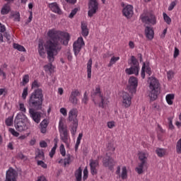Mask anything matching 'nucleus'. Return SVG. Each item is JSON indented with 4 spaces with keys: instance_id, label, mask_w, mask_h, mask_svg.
Returning a JSON list of instances; mask_svg holds the SVG:
<instances>
[{
    "instance_id": "f257e3e1",
    "label": "nucleus",
    "mask_w": 181,
    "mask_h": 181,
    "mask_svg": "<svg viewBox=\"0 0 181 181\" xmlns=\"http://www.w3.org/2000/svg\"><path fill=\"white\" fill-rule=\"evenodd\" d=\"M47 36L49 37V40L45 42L44 46L49 64L44 66V70L48 74H52L54 71V66L52 64L54 62V56H57L59 52L62 50V44L65 46L69 45L70 35L67 33L49 30L47 33Z\"/></svg>"
},
{
    "instance_id": "f03ea898",
    "label": "nucleus",
    "mask_w": 181,
    "mask_h": 181,
    "mask_svg": "<svg viewBox=\"0 0 181 181\" xmlns=\"http://www.w3.org/2000/svg\"><path fill=\"white\" fill-rule=\"evenodd\" d=\"M28 104L30 107H32L28 110L30 118H32L34 122L39 124L42 119V113L36 111L42 110V105H43V90L41 88L35 89L31 93Z\"/></svg>"
},
{
    "instance_id": "7ed1b4c3",
    "label": "nucleus",
    "mask_w": 181,
    "mask_h": 181,
    "mask_svg": "<svg viewBox=\"0 0 181 181\" xmlns=\"http://www.w3.org/2000/svg\"><path fill=\"white\" fill-rule=\"evenodd\" d=\"M148 83H149L148 97L151 101H155L158 98V93L159 91V81L156 78L151 76L148 78Z\"/></svg>"
},
{
    "instance_id": "20e7f679",
    "label": "nucleus",
    "mask_w": 181,
    "mask_h": 181,
    "mask_svg": "<svg viewBox=\"0 0 181 181\" xmlns=\"http://www.w3.org/2000/svg\"><path fill=\"white\" fill-rule=\"evenodd\" d=\"M26 121H28V117L23 113H18L14 120V127L17 131L22 132L26 129Z\"/></svg>"
},
{
    "instance_id": "39448f33",
    "label": "nucleus",
    "mask_w": 181,
    "mask_h": 181,
    "mask_svg": "<svg viewBox=\"0 0 181 181\" xmlns=\"http://www.w3.org/2000/svg\"><path fill=\"white\" fill-rule=\"evenodd\" d=\"M129 64L131 67L126 69L125 71L127 74H135V76H138L139 74V63L136 60V58L132 56L130 61H129Z\"/></svg>"
},
{
    "instance_id": "423d86ee",
    "label": "nucleus",
    "mask_w": 181,
    "mask_h": 181,
    "mask_svg": "<svg viewBox=\"0 0 181 181\" xmlns=\"http://www.w3.org/2000/svg\"><path fill=\"white\" fill-rule=\"evenodd\" d=\"M59 131L62 141H63V142L66 145H69V133L67 132V129H66L64 124H63V121L62 120H59Z\"/></svg>"
},
{
    "instance_id": "0eeeda50",
    "label": "nucleus",
    "mask_w": 181,
    "mask_h": 181,
    "mask_svg": "<svg viewBox=\"0 0 181 181\" xmlns=\"http://www.w3.org/2000/svg\"><path fill=\"white\" fill-rule=\"evenodd\" d=\"M94 95H95L96 97H99V98L101 100L100 103H99V107H100L101 108H105V107L108 105V99L101 95V91H100L99 86L96 87L95 90L92 95V97H94Z\"/></svg>"
},
{
    "instance_id": "6e6552de",
    "label": "nucleus",
    "mask_w": 181,
    "mask_h": 181,
    "mask_svg": "<svg viewBox=\"0 0 181 181\" xmlns=\"http://www.w3.org/2000/svg\"><path fill=\"white\" fill-rule=\"evenodd\" d=\"M138 87V79L135 76H131L129 78V85L127 86V90L131 94H135L136 93V88Z\"/></svg>"
},
{
    "instance_id": "1a4fd4ad",
    "label": "nucleus",
    "mask_w": 181,
    "mask_h": 181,
    "mask_svg": "<svg viewBox=\"0 0 181 181\" xmlns=\"http://www.w3.org/2000/svg\"><path fill=\"white\" fill-rule=\"evenodd\" d=\"M88 9V15L90 18H93V15H95L97 11H98L97 0H90Z\"/></svg>"
},
{
    "instance_id": "9d476101",
    "label": "nucleus",
    "mask_w": 181,
    "mask_h": 181,
    "mask_svg": "<svg viewBox=\"0 0 181 181\" xmlns=\"http://www.w3.org/2000/svg\"><path fill=\"white\" fill-rule=\"evenodd\" d=\"M84 45V40L81 37H79L77 40L74 42L73 47L75 56H78V53H80Z\"/></svg>"
},
{
    "instance_id": "9b49d317",
    "label": "nucleus",
    "mask_w": 181,
    "mask_h": 181,
    "mask_svg": "<svg viewBox=\"0 0 181 181\" xmlns=\"http://www.w3.org/2000/svg\"><path fill=\"white\" fill-rule=\"evenodd\" d=\"M141 21L144 23H151V25L156 24V17L152 13L142 14L141 16Z\"/></svg>"
},
{
    "instance_id": "f8f14e48",
    "label": "nucleus",
    "mask_w": 181,
    "mask_h": 181,
    "mask_svg": "<svg viewBox=\"0 0 181 181\" xmlns=\"http://www.w3.org/2000/svg\"><path fill=\"white\" fill-rule=\"evenodd\" d=\"M149 164H148V161L146 159H141L140 163H139L138 166L136 168L135 170L137 172L138 175H142L144 171L148 169Z\"/></svg>"
},
{
    "instance_id": "ddd939ff",
    "label": "nucleus",
    "mask_w": 181,
    "mask_h": 181,
    "mask_svg": "<svg viewBox=\"0 0 181 181\" xmlns=\"http://www.w3.org/2000/svg\"><path fill=\"white\" fill-rule=\"evenodd\" d=\"M122 106L124 107L125 108H128L131 107V103H132V97L129 95V93L127 92H123L122 95Z\"/></svg>"
},
{
    "instance_id": "4468645a",
    "label": "nucleus",
    "mask_w": 181,
    "mask_h": 181,
    "mask_svg": "<svg viewBox=\"0 0 181 181\" xmlns=\"http://www.w3.org/2000/svg\"><path fill=\"white\" fill-rule=\"evenodd\" d=\"M16 176H18V172L12 168L6 171V180H16Z\"/></svg>"
},
{
    "instance_id": "2eb2a0df",
    "label": "nucleus",
    "mask_w": 181,
    "mask_h": 181,
    "mask_svg": "<svg viewBox=\"0 0 181 181\" xmlns=\"http://www.w3.org/2000/svg\"><path fill=\"white\" fill-rule=\"evenodd\" d=\"M122 13L127 19L132 18V15H134V7L131 5L126 6L122 10Z\"/></svg>"
},
{
    "instance_id": "dca6fc26",
    "label": "nucleus",
    "mask_w": 181,
    "mask_h": 181,
    "mask_svg": "<svg viewBox=\"0 0 181 181\" xmlns=\"http://www.w3.org/2000/svg\"><path fill=\"white\" fill-rule=\"evenodd\" d=\"M48 6L52 12H54V13H57L58 15H62V13H63L62 9H60V6H59V4L56 2L49 4Z\"/></svg>"
},
{
    "instance_id": "f3484780",
    "label": "nucleus",
    "mask_w": 181,
    "mask_h": 181,
    "mask_svg": "<svg viewBox=\"0 0 181 181\" xmlns=\"http://www.w3.org/2000/svg\"><path fill=\"white\" fill-rule=\"evenodd\" d=\"M90 173L92 175H97V168H98V160H90Z\"/></svg>"
},
{
    "instance_id": "a211bd4d",
    "label": "nucleus",
    "mask_w": 181,
    "mask_h": 181,
    "mask_svg": "<svg viewBox=\"0 0 181 181\" xmlns=\"http://www.w3.org/2000/svg\"><path fill=\"white\" fill-rule=\"evenodd\" d=\"M145 71L148 76H151L152 74V71L151 70V67L149 66H146L145 63H144L142 68H141V76L142 78H145Z\"/></svg>"
},
{
    "instance_id": "6ab92c4d",
    "label": "nucleus",
    "mask_w": 181,
    "mask_h": 181,
    "mask_svg": "<svg viewBox=\"0 0 181 181\" xmlns=\"http://www.w3.org/2000/svg\"><path fill=\"white\" fill-rule=\"evenodd\" d=\"M114 151H115V147L114 146V144L109 143L107 144V153H106V158L108 159H112L111 155L114 153Z\"/></svg>"
},
{
    "instance_id": "aec40b11",
    "label": "nucleus",
    "mask_w": 181,
    "mask_h": 181,
    "mask_svg": "<svg viewBox=\"0 0 181 181\" xmlns=\"http://www.w3.org/2000/svg\"><path fill=\"white\" fill-rule=\"evenodd\" d=\"M77 109L71 110L69 112V120L73 121V123H74V121H77Z\"/></svg>"
},
{
    "instance_id": "412c9836",
    "label": "nucleus",
    "mask_w": 181,
    "mask_h": 181,
    "mask_svg": "<svg viewBox=\"0 0 181 181\" xmlns=\"http://www.w3.org/2000/svg\"><path fill=\"white\" fill-rule=\"evenodd\" d=\"M145 35L148 40H152V39H153L155 33H153V30L152 29V28L147 26L145 29Z\"/></svg>"
},
{
    "instance_id": "4be33fe9",
    "label": "nucleus",
    "mask_w": 181,
    "mask_h": 181,
    "mask_svg": "<svg viewBox=\"0 0 181 181\" xmlns=\"http://www.w3.org/2000/svg\"><path fill=\"white\" fill-rule=\"evenodd\" d=\"M103 163L105 168H109L110 170H112V168L115 165V161H114V159H105Z\"/></svg>"
},
{
    "instance_id": "5701e85b",
    "label": "nucleus",
    "mask_w": 181,
    "mask_h": 181,
    "mask_svg": "<svg viewBox=\"0 0 181 181\" xmlns=\"http://www.w3.org/2000/svg\"><path fill=\"white\" fill-rule=\"evenodd\" d=\"M81 33L84 37L88 36V28L87 27V23L85 22L81 23Z\"/></svg>"
},
{
    "instance_id": "b1692460",
    "label": "nucleus",
    "mask_w": 181,
    "mask_h": 181,
    "mask_svg": "<svg viewBox=\"0 0 181 181\" xmlns=\"http://www.w3.org/2000/svg\"><path fill=\"white\" fill-rule=\"evenodd\" d=\"M38 52L40 57H42V58L46 57V49H45V47L42 43H40L38 45Z\"/></svg>"
},
{
    "instance_id": "393cba45",
    "label": "nucleus",
    "mask_w": 181,
    "mask_h": 181,
    "mask_svg": "<svg viewBox=\"0 0 181 181\" xmlns=\"http://www.w3.org/2000/svg\"><path fill=\"white\" fill-rule=\"evenodd\" d=\"M173 100H175V94L170 93L166 95L165 100L168 105H173Z\"/></svg>"
},
{
    "instance_id": "a878e982",
    "label": "nucleus",
    "mask_w": 181,
    "mask_h": 181,
    "mask_svg": "<svg viewBox=\"0 0 181 181\" xmlns=\"http://www.w3.org/2000/svg\"><path fill=\"white\" fill-rule=\"evenodd\" d=\"M54 145L52 147V148L51 149V151L49 152V157L50 158H53V156H54V153H56V149H57V144L59 142V139H54Z\"/></svg>"
},
{
    "instance_id": "bb28decb",
    "label": "nucleus",
    "mask_w": 181,
    "mask_h": 181,
    "mask_svg": "<svg viewBox=\"0 0 181 181\" xmlns=\"http://www.w3.org/2000/svg\"><path fill=\"white\" fill-rule=\"evenodd\" d=\"M11 11V6L9 4H5L3 6L1 10V15H7V13H9Z\"/></svg>"
},
{
    "instance_id": "cd10ccee",
    "label": "nucleus",
    "mask_w": 181,
    "mask_h": 181,
    "mask_svg": "<svg viewBox=\"0 0 181 181\" xmlns=\"http://www.w3.org/2000/svg\"><path fill=\"white\" fill-rule=\"evenodd\" d=\"M93 66V59H90L87 64L88 78H91V66Z\"/></svg>"
},
{
    "instance_id": "c85d7f7f",
    "label": "nucleus",
    "mask_w": 181,
    "mask_h": 181,
    "mask_svg": "<svg viewBox=\"0 0 181 181\" xmlns=\"http://www.w3.org/2000/svg\"><path fill=\"white\" fill-rule=\"evenodd\" d=\"M77 127H78V121L74 120V122L73 123V127L71 130V135H76V132H77Z\"/></svg>"
},
{
    "instance_id": "c756f323",
    "label": "nucleus",
    "mask_w": 181,
    "mask_h": 181,
    "mask_svg": "<svg viewBox=\"0 0 181 181\" xmlns=\"http://www.w3.org/2000/svg\"><path fill=\"white\" fill-rule=\"evenodd\" d=\"M82 173H83V170H81V168L79 167V168L75 173V177L76 179V181H81Z\"/></svg>"
},
{
    "instance_id": "7c9ffc66",
    "label": "nucleus",
    "mask_w": 181,
    "mask_h": 181,
    "mask_svg": "<svg viewBox=\"0 0 181 181\" xmlns=\"http://www.w3.org/2000/svg\"><path fill=\"white\" fill-rule=\"evenodd\" d=\"M35 158L38 159H43L45 158V153L40 149H37L35 152Z\"/></svg>"
},
{
    "instance_id": "2f4dec72",
    "label": "nucleus",
    "mask_w": 181,
    "mask_h": 181,
    "mask_svg": "<svg viewBox=\"0 0 181 181\" xmlns=\"http://www.w3.org/2000/svg\"><path fill=\"white\" fill-rule=\"evenodd\" d=\"M139 159H148L149 154L145 151H139L138 153Z\"/></svg>"
},
{
    "instance_id": "473e14b6",
    "label": "nucleus",
    "mask_w": 181,
    "mask_h": 181,
    "mask_svg": "<svg viewBox=\"0 0 181 181\" xmlns=\"http://www.w3.org/2000/svg\"><path fill=\"white\" fill-rule=\"evenodd\" d=\"M18 110L21 111L20 114H23L24 115L26 114V107H25V104L23 103H19Z\"/></svg>"
},
{
    "instance_id": "72a5a7b5",
    "label": "nucleus",
    "mask_w": 181,
    "mask_h": 181,
    "mask_svg": "<svg viewBox=\"0 0 181 181\" xmlns=\"http://www.w3.org/2000/svg\"><path fill=\"white\" fill-rule=\"evenodd\" d=\"M119 60V57H112L108 64V67H112L113 64H115L116 62Z\"/></svg>"
},
{
    "instance_id": "f704fd0d",
    "label": "nucleus",
    "mask_w": 181,
    "mask_h": 181,
    "mask_svg": "<svg viewBox=\"0 0 181 181\" xmlns=\"http://www.w3.org/2000/svg\"><path fill=\"white\" fill-rule=\"evenodd\" d=\"M69 101L73 105H77L78 104V98H76L75 96H69Z\"/></svg>"
},
{
    "instance_id": "c9c22d12",
    "label": "nucleus",
    "mask_w": 181,
    "mask_h": 181,
    "mask_svg": "<svg viewBox=\"0 0 181 181\" xmlns=\"http://www.w3.org/2000/svg\"><path fill=\"white\" fill-rule=\"evenodd\" d=\"M163 19H164L165 22L168 25H170V23H172V18H170V17H169L168 16V14H166V13H163Z\"/></svg>"
},
{
    "instance_id": "e433bc0d",
    "label": "nucleus",
    "mask_w": 181,
    "mask_h": 181,
    "mask_svg": "<svg viewBox=\"0 0 181 181\" xmlns=\"http://www.w3.org/2000/svg\"><path fill=\"white\" fill-rule=\"evenodd\" d=\"M13 47L16 50H18V52H26V49H25L23 46L19 44H13Z\"/></svg>"
},
{
    "instance_id": "4c0bfd02",
    "label": "nucleus",
    "mask_w": 181,
    "mask_h": 181,
    "mask_svg": "<svg viewBox=\"0 0 181 181\" xmlns=\"http://www.w3.org/2000/svg\"><path fill=\"white\" fill-rule=\"evenodd\" d=\"M70 159H61L58 161V163H61L63 166H67V165H70Z\"/></svg>"
},
{
    "instance_id": "58836bf2",
    "label": "nucleus",
    "mask_w": 181,
    "mask_h": 181,
    "mask_svg": "<svg viewBox=\"0 0 181 181\" xmlns=\"http://www.w3.org/2000/svg\"><path fill=\"white\" fill-rule=\"evenodd\" d=\"M156 153L157 155L160 157L162 158V156H163V155H165V153H166V150L163 149V148H158L156 150Z\"/></svg>"
},
{
    "instance_id": "ea45409f",
    "label": "nucleus",
    "mask_w": 181,
    "mask_h": 181,
    "mask_svg": "<svg viewBox=\"0 0 181 181\" xmlns=\"http://www.w3.org/2000/svg\"><path fill=\"white\" fill-rule=\"evenodd\" d=\"M12 18H13L15 22H19L21 21V14L19 12H15L13 13Z\"/></svg>"
},
{
    "instance_id": "a19ab883",
    "label": "nucleus",
    "mask_w": 181,
    "mask_h": 181,
    "mask_svg": "<svg viewBox=\"0 0 181 181\" xmlns=\"http://www.w3.org/2000/svg\"><path fill=\"white\" fill-rule=\"evenodd\" d=\"M122 179H127V167H123L122 169V174H121Z\"/></svg>"
},
{
    "instance_id": "79ce46f5",
    "label": "nucleus",
    "mask_w": 181,
    "mask_h": 181,
    "mask_svg": "<svg viewBox=\"0 0 181 181\" xmlns=\"http://www.w3.org/2000/svg\"><path fill=\"white\" fill-rule=\"evenodd\" d=\"M72 97H79V95H81V93L78 91V89H75L71 91V95Z\"/></svg>"
},
{
    "instance_id": "37998d69",
    "label": "nucleus",
    "mask_w": 181,
    "mask_h": 181,
    "mask_svg": "<svg viewBox=\"0 0 181 181\" xmlns=\"http://www.w3.org/2000/svg\"><path fill=\"white\" fill-rule=\"evenodd\" d=\"M12 124H13V118L9 117L8 118H7L6 119V124L7 125V127H11L12 125Z\"/></svg>"
},
{
    "instance_id": "c03bdc74",
    "label": "nucleus",
    "mask_w": 181,
    "mask_h": 181,
    "mask_svg": "<svg viewBox=\"0 0 181 181\" xmlns=\"http://www.w3.org/2000/svg\"><path fill=\"white\" fill-rule=\"evenodd\" d=\"M29 83V75L26 74L23 76V86H25Z\"/></svg>"
},
{
    "instance_id": "a18cd8bd",
    "label": "nucleus",
    "mask_w": 181,
    "mask_h": 181,
    "mask_svg": "<svg viewBox=\"0 0 181 181\" xmlns=\"http://www.w3.org/2000/svg\"><path fill=\"white\" fill-rule=\"evenodd\" d=\"M59 152L62 156H66V148H64V144H61L59 147Z\"/></svg>"
},
{
    "instance_id": "49530a36",
    "label": "nucleus",
    "mask_w": 181,
    "mask_h": 181,
    "mask_svg": "<svg viewBox=\"0 0 181 181\" xmlns=\"http://www.w3.org/2000/svg\"><path fill=\"white\" fill-rule=\"evenodd\" d=\"M175 76V72L173 71H169L167 72V77L168 80H172Z\"/></svg>"
},
{
    "instance_id": "de8ad7c7",
    "label": "nucleus",
    "mask_w": 181,
    "mask_h": 181,
    "mask_svg": "<svg viewBox=\"0 0 181 181\" xmlns=\"http://www.w3.org/2000/svg\"><path fill=\"white\" fill-rule=\"evenodd\" d=\"M82 103L83 104H87V103H88V95H87V92L84 93L83 98H82Z\"/></svg>"
},
{
    "instance_id": "09e8293b",
    "label": "nucleus",
    "mask_w": 181,
    "mask_h": 181,
    "mask_svg": "<svg viewBox=\"0 0 181 181\" xmlns=\"http://www.w3.org/2000/svg\"><path fill=\"white\" fill-rule=\"evenodd\" d=\"M176 149L177 153H181V139L177 142Z\"/></svg>"
},
{
    "instance_id": "8fccbe9b",
    "label": "nucleus",
    "mask_w": 181,
    "mask_h": 181,
    "mask_svg": "<svg viewBox=\"0 0 181 181\" xmlns=\"http://www.w3.org/2000/svg\"><path fill=\"white\" fill-rule=\"evenodd\" d=\"M47 125H49V122L47 119H44L40 123V127L42 128H47Z\"/></svg>"
},
{
    "instance_id": "3c124183",
    "label": "nucleus",
    "mask_w": 181,
    "mask_h": 181,
    "mask_svg": "<svg viewBox=\"0 0 181 181\" xmlns=\"http://www.w3.org/2000/svg\"><path fill=\"white\" fill-rule=\"evenodd\" d=\"M78 11V8H77L73 9L71 11V13L69 14V17L71 18V19L72 18H74V15H76V13H77Z\"/></svg>"
},
{
    "instance_id": "603ef678",
    "label": "nucleus",
    "mask_w": 181,
    "mask_h": 181,
    "mask_svg": "<svg viewBox=\"0 0 181 181\" xmlns=\"http://www.w3.org/2000/svg\"><path fill=\"white\" fill-rule=\"evenodd\" d=\"M40 83L37 81H34L32 83V88H39Z\"/></svg>"
},
{
    "instance_id": "864d4df0",
    "label": "nucleus",
    "mask_w": 181,
    "mask_h": 181,
    "mask_svg": "<svg viewBox=\"0 0 181 181\" xmlns=\"http://www.w3.org/2000/svg\"><path fill=\"white\" fill-rule=\"evenodd\" d=\"M26 97H28V88H25L22 93V98L23 100H26Z\"/></svg>"
},
{
    "instance_id": "5fc2aeb1",
    "label": "nucleus",
    "mask_w": 181,
    "mask_h": 181,
    "mask_svg": "<svg viewBox=\"0 0 181 181\" xmlns=\"http://www.w3.org/2000/svg\"><path fill=\"white\" fill-rule=\"evenodd\" d=\"M8 131L11 134L13 135V136H16V137L19 136V134L18 133V132L15 131V129L10 128Z\"/></svg>"
},
{
    "instance_id": "6e6d98bb",
    "label": "nucleus",
    "mask_w": 181,
    "mask_h": 181,
    "mask_svg": "<svg viewBox=\"0 0 181 181\" xmlns=\"http://www.w3.org/2000/svg\"><path fill=\"white\" fill-rule=\"evenodd\" d=\"M87 177H88V170H87V167H86L83 170V180H86Z\"/></svg>"
},
{
    "instance_id": "4d7b16f0",
    "label": "nucleus",
    "mask_w": 181,
    "mask_h": 181,
    "mask_svg": "<svg viewBox=\"0 0 181 181\" xmlns=\"http://www.w3.org/2000/svg\"><path fill=\"white\" fill-rule=\"evenodd\" d=\"M37 165L39 166H42V168H43L44 169H46L47 168V165L45 163V162H43L42 160H38Z\"/></svg>"
},
{
    "instance_id": "13d9d810",
    "label": "nucleus",
    "mask_w": 181,
    "mask_h": 181,
    "mask_svg": "<svg viewBox=\"0 0 181 181\" xmlns=\"http://www.w3.org/2000/svg\"><path fill=\"white\" fill-rule=\"evenodd\" d=\"M107 127L110 128V129L114 128L115 127V122L112 121V122H108L107 123Z\"/></svg>"
},
{
    "instance_id": "bf43d9fd",
    "label": "nucleus",
    "mask_w": 181,
    "mask_h": 181,
    "mask_svg": "<svg viewBox=\"0 0 181 181\" xmlns=\"http://www.w3.org/2000/svg\"><path fill=\"white\" fill-rule=\"evenodd\" d=\"M59 112H61V114H62V115H64V117L67 116V110H66V108H64V107H62L59 110Z\"/></svg>"
},
{
    "instance_id": "052dcab7",
    "label": "nucleus",
    "mask_w": 181,
    "mask_h": 181,
    "mask_svg": "<svg viewBox=\"0 0 181 181\" xmlns=\"http://www.w3.org/2000/svg\"><path fill=\"white\" fill-rule=\"evenodd\" d=\"M176 6V1H173L168 7V11H173V8Z\"/></svg>"
},
{
    "instance_id": "680f3d73",
    "label": "nucleus",
    "mask_w": 181,
    "mask_h": 181,
    "mask_svg": "<svg viewBox=\"0 0 181 181\" xmlns=\"http://www.w3.org/2000/svg\"><path fill=\"white\" fill-rule=\"evenodd\" d=\"M40 148H47V143L45 141H42L40 142Z\"/></svg>"
},
{
    "instance_id": "e2e57ef3",
    "label": "nucleus",
    "mask_w": 181,
    "mask_h": 181,
    "mask_svg": "<svg viewBox=\"0 0 181 181\" xmlns=\"http://www.w3.org/2000/svg\"><path fill=\"white\" fill-rule=\"evenodd\" d=\"M6 30V28H5V25H2V23H0V33H4Z\"/></svg>"
},
{
    "instance_id": "0e129e2a",
    "label": "nucleus",
    "mask_w": 181,
    "mask_h": 181,
    "mask_svg": "<svg viewBox=\"0 0 181 181\" xmlns=\"http://www.w3.org/2000/svg\"><path fill=\"white\" fill-rule=\"evenodd\" d=\"M0 76H2L3 78H6V74L2 69H0Z\"/></svg>"
},
{
    "instance_id": "69168bd1",
    "label": "nucleus",
    "mask_w": 181,
    "mask_h": 181,
    "mask_svg": "<svg viewBox=\"0 0 181 181\" xmlns=\"http://www.w3.org/2000/svg\"><path fill=\"white\" fill-rule=\"evenodd\" d=\"M178 56H179V49L175 47L174 51V58L176 59V57H177Z\"/></svg>"
},
{
    "instance_id": "338daca9",
    "label": "nucleus",
    "mask_w": 181,
    "mask_h": 181,
    "mask_svg": "<svg viewBox=\"0 0 181 181\" xmlns=\"http://www.w3.org/2000/svg\"><path fill=\"white\" fill-rule=\"evenodd\" d=\"M35 144H36V139L33 138L30 141V145L31 146H33V145H35Z\"/></svg>"
},
{
    "instance_id": "774afa93",
    "label": "nucleus",
    "mask_w": 181,
    "mask_h": 181,
    "mask_svg": "<svg viewBox=\"0 0 181 181\" xmlns=\"http://www.w3.org/2000/svg\"><path fill=\"white\" fill-rule=\"evenodd\" d=\"M4 36L7 39V40H11V35H9V33H5Z\"/></svg>"
}]
</instances>
